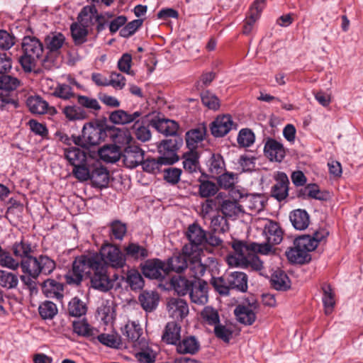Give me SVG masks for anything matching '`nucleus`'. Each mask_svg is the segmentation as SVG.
I'll return each instance as SVG.
<instances>
[{
  "instance_id": "nucleus-20",
  "label": "nucleus",
  "mask_w": 363,
  "mask_h": 363,
  "mask_svg": "<svg viewBox=\"0 0 363 363\" xmlns=\"http://www.w3.org/2000/svg\"><path fill=\"white\" fill-rule=\"evenodd\" d=\"M158 150L162 154V160L169 164L177 162L179 158L176 154L177 145L176 140L169 139L162 140L158 145Z\"/></svg>"
},
{
  "instance_id": "nucleus-37",
  "label": "nucleus",
  "mask_w": 363,
  "mask_h": 363,
  "mask_svg": "<svg viewBox=\"0 0 363 363\" xmlns=\"http://www.w3.org/2000/svg\"><path fill=\"white\" fill-rule=\"evenodd\" d=\"M290 220L293 226L299 230H305L309 225V216L304 210L297 209L290 214Z\"/></svg>"
},
{
  "instance_id": "nucleus-22",
  "label": "nucleus",
  "mask_w": 363,
  "mask_h": 363,
  "mask_svg": "<svg viewBox=\"0 0 363 363\" xmlns=\"http://www.w3.org/2000/svg\"><path fill=\"white\" fill-rule=\"evenodd\" d=\"M223 216L227 219L235 220L244 214L242 206L236 201L224 200L220 205Z\"/></svg>"
},
{
  "instance_id": "nucleus-26",
  "label": "nucleus",
  "mask_w": 363,
  "mask_h": 363,
  "mask_svg": "<svg viewBox=\"0 0 363 363\" xmlns=\"http://www.w3.org/2000/svg\"><path fill=\"white\" fill-rule=\"evenodd\" d=\"M181 337V326L175 322L168 323L162 336V340L167 344L175 345Z\"/></svg>"
},
{
  "instance_id": "nucleus-14",
  "label": "nucleus",
  "mask_w": 363,
  "mask_h": 363,
  "mask_svg": "<svg viewBox=\"0 0 363 363\" xmlns=\"http://www.w3.org/2000/svg\"><path fill=\"white\" fill-rule=\"evenodd\" d=\"M257 303H242L236 306L234 313L238 320L245 325H252L256 319Z\"/></svg>"
},
{
  "instance_id": "nucleus-60",
  "label": "nucleus",
  "mask_w": 363,
  "mask_h": 363,
  "mask_svg": "<svg viewBox=\"0 0 363 363\" xmlns=\"http://www.w3.org/2000/svg\"><path fill=\"white\" fill-rule=\"evenodd\" d=\"M18 283V279L16 274L0 270V286L7 289H12L16 287Z\"/></svg>"
},
{
  "instance_id": "nucleus-24",
  "label": "nucleus",
  "mask_w": 363,
  "mask_h": 363,
  "mask_svg": "<svg viewBox=\"0 0 363 363\" xmlns=\"http://www.w3.org/2000/svg\"><path fill=\"white\" fill-rule=\"evenodd\" d=\"M201 347L200 342L193 335L185 337L177 345V350L180 354H195Z\"/></svg>"
},
{
  "instance_id": "nucleus-25",
  "label": "nucleus",
  "mask_w": 363,
  "mask_h": 363,
  "mask_svg": "<svg viewBox=\"0 0 363 363\" xmlns=\"http://www.w3.org/2000/svg\"><path fill=\"white\" fill-rule=\"evenodd\" d=\"M77 22L91 30L96 24V8L94 5L84 6L77 17Z\"/></svg>"
},
{
  "instance_id": "nucleus-2",
  "label": "nucleus",
  "mask_w": 363,
  "mask_h": 363,
  "mask_svg": "<svg viewBox=\"0 0 363 363\" xmlns=\"http://www.w3.org/2000/svg\"><path fill=\"white\" fill-rule=\"evenodd\" d=\"M99 257L96 255L89 254L77 257L73 262L72 269L65 274V279L69 284H79L84 275L90 276L92 269Z\"/></svg>"
},
{
  "instance_id": "nucleus-58",
  "label": "nucleus",
  "mask_w": 363,
  "mask_h": 363,
  "mask_svg": "<svg viewBox=\"0 0 363 363\" xmlns=\"http://www.w3.org/2000/svg\"><path fill=\"white\" fill-rule=\"evenodd\" d=\"M99 342L109 347L119 348L121 339L117 335L101 333L95 336Z\"/></svg>"
},
{
  "instance_id": "nucleus-21",
  "label": "nucleus",
  "mask_w": 363,
  "mask_h": 363,
  "mask_svg": "<svg viewBox=\"0 0 363 363\" xmlns=\"http://www.w3.org/2000/svg\"><path fill=\"white\" fill-rule=\"evenodd\" d=\"M264 151L266 157L271 161L279 162L282 161L286 155L283 145L274 139H269L266 142Z\"/></svg>"
},
{
  "instance_id": "nucleus-61",
  "label": "nucleus",
  "mask_w": 363,
  "mask_h": 363,
  "mask_svg": "<svg viewBox=\"0 0 363 363\" xmlns=\"http://www.w3.org/2000/svg\"><path fill=\"white\" fill-rule=\"evenodd\" d=\"M0 265L14 270L18 268L21 262L14 259L9 252L4 251L0 246Z\"/></svg>"
},
{
  "instance_id": "nucleus-45",
  "label": "nucleus",
  "mask_w": 363,
  "mask_h": 363,
  "mask_svg": "<svg viewBox=\"0 0 363 363\" xmlns=\"http://www.w3.org/2000/svg\"><path fill=\"white\" fill-rule=\"evenodd\" d=\"M73 331L79 336L95 338L97 330L92 328L85 320L73 322Z\"/></svg>"
},
{
  "instance_id": "nucleus-46",
  "label": "nucleus",
  "mask_w": 363,
  "mask_h": 363,
  "mask_svg": "<svg viewBox=\"0 0 363 363\" xmlns=\"http://www.w3.org/2000/svg\"><path fill=\"white\" fill-rule=\"evenodd\" d=\"M199 154L195 150H189L184 154L183 167L189 173L196 172L199 169Z\"/></svg>"
},
{
  "instance_id": "nucleus-33",
  "label": "nucleus",
  "mask_w": 363,
  "mask_h": 363,
  "mask_svg": "<svg viewBox=\"0 0 363 363\" xmlns=\"http://www.w3.org/2000/svg\"><path fill=\"white\" fill-rule=\"evenodd\" d=\"M139 301L145 311L151 312L157 306L159 295L155 291H145L139 296Z\"/></svg>"
},
{
  "instance_id": "nucleus-59",
  "label": "nucleus",
  "mask_w": 363,
  "mask_h": 363,
  "mask_svg": "<svg viewBox=\"0 0 363 363\" xmlns=\"http://www.w3.org/2000/svg\"><path fill=\"white\" fill-rule=\"evenodd\" d=\"M211 229L214 233H225L228 230L229 225L227 219L220 215H217L211 218Z\"/></svg>"
},
{
  "instance_id": "nucleus-50",
  "label": "nucleus",
  "mask_w": 363,
  "mask_h": 363,
  "mask_svg": "<svg viewBox=\"0 0 363 363\" xmlns=\"http://www.w3.org/2000/svg\"><path fill=\"white\" fill-rule=\"evenodd\" d=\"M97 186H106L108 182V174L106 169L100 166L91 170L90 179Z\"/></svg>"
},
{
  "instance_id": "nucleus-52",
  "label": "nucleus",
  "mask_w": 363,
  "mask_h": 363,
  "mask_svg": "<svg viewBox=\"0 0 363 363\" xmlns=\"http://www.w3.org/2000/svg\"><path fill=\"white\" fill-rule=\"evenodd\" d=\"M13 253L16 257L24 259H28L30 257H34L30 254L32 252L31 246L29 242L24 240L16 242L13 244Z\"/></svg>"
},
{
  "instance_id": "nucleus-57",
  "label": "nucleus",
  "mask_w": 363,
  "mask_h": 363,
  "mask_svg": "<svg viewBox=\"0 0 363 363\" xmlns=\"http://www.w3.org/2000/svg\"><path fill=\"white\" fill-rule=\"evenodd\" d=\"M51 94L63 100H69L74 96V93L69 84L60 83L57 84Z\"/></svg>"
},
{
  "instance_id": "nucleus-40",
  "label": "nucleus",
  "mask_w": 363,
  "mask_h": 363,
  "mask_svg": "<svg viewBox=\"0 0 363 363\" xmlns=\"http://www.w3.org/2000/svg\"><path fill=\"white\" fill-rule=\"evenodd\" d=\"M29 110L35 114H44L48 110V104L39 96H32L26 101Z\"/></svg>"
},
{
  "instance_id": "nucleus-1",
  "label": "nucleus",
  "mask_w": 363,
  "mask_h": 363,
  "mask_svg": "<svg viewBox=\"0 0 363 363\" xmlns=\"http://www.w3.org/2000/svg\"><path fill=\"white\" fill-rule=\"evenodd\" d=\"M21 267L26 274L21 276L23 284L31 293L37 291L38 278L40 274L49 275L56 267L55 262L47 255L30 257L21 260Z\"/></svg>"
},
{
  "instance_id": "nucleus-27",
  "label": "nucleus",
  "mask_w": 363,
  "mask_h": 363,
  "mask_svg": "<svg viewBox=\"0 0 363 363\" xmlns=\"http://www.w3.org/2000/svg\"><path fill=\"white\" fill-rule=\"evenodd\" d=\"M42 290L48 298L60 299L63 296L64 287L62 284L54 279H48L45 280L43 284Z\"/></svg>"
},
{
  "instance_id": "nucleus-28",
  "label": "nucleus",
  "mask_w": 363,
  "mask_h": 363,
  "mask_svg": "<svg viewBox=\"0 0 363 363\" xmlns=\"http://www.w3.org/2000/svg\"><path fill=\"white\" fill-rule=\"evenodd\" d=\"M191 255H192L185 254L182 251V254L169 258L168 261L165 262L166 266L168 267V273L170 271L181 272L184 269H186L188 267L189 260L190 259Z\"/></svg>"
},
{
  "instance_id": "nucleus-29",
  "label": "nucleus",
  "mask_w": 363,
  "mask_h": 363,
  "mask_svg": "<svg viewBox=\"0 0 363 363\" xmlns=\"http://www.w3.org/2000/svg\"><path fill=\"white\" fill-rule=\"evenodd\" d=\"M227 281L231 289H235L242 292L247 289V277L244 272H231L227 277Z\"/></svg>"
},
{
  "instance_id": "nucleus-17",
  "label": "nucleus",
  "mask_w": 363,
  "mask_h": 363,
  "mask_svg": "<svg viewBox=\"0 0 363 363\" xmlns=\"http://www.w3.org/2000/svg\"><path fill=\"white\" fill-rule=\"evenodd\" d=\"M234 123L230 115L218 116L211 124V131L213 136L223 137L233 128Z\"/></svg>"
},
{
  "instance_id": "nucleus-36",
  "label": "nucleus",
  "mask_w": 363,
  "mask_h": 363,
  "mask_svg": "<svg viewBox=\"0 0 363 363\" xmlns=\"http://www.w3.org/2000/svg\"><path fill=\"white\" fill-rule=\"evenodd\" d=\"M99 155L103 161L109 163H114L120 159L121 151L119 147L117 145H105L99 149Z\"/></svg>"
},
{
  "instance_id": "nucleus-18",
  "label": "nucleus",
  "mask_w": 363,
  "mask_h": 363,
  "mask_svg": "<svg viewBox=\"0 0 363 363\" xmlns=\"http://www.w3.org/2000/svg\"><path fill=\"white\" fill-rule=\"evenodd\" d=\"M189 296L192 303L203 306L208 301V285L202 280L194 282L189 291Z\"/></svg>"
},
{
  "instance_id": "nucleus-53",
  "label": "nucleus",
  "mask_w": 363,
  "mask_h": 363,
  "mask_svg": "<svg viewBox=\"0 0 363 363\" xmlns=\"http://www.w3.org/2000/svg\"><path fill=\"white\" fill-rule=\"evenodd\" d=\"M77 103L82 108H86L94 113H97L101 108L98 100L84 95H77Z\"/></svg>"
},
{
  "instance_id": "nucleus-12",
  "label": "nucleus",
  "mask_w": 363,
  "mask_h": 363,
  "mask_svg": "<svg viewBox=\"0 0 363 363\" xmlns=\"http://www.w3.org/2000/svg\"><path fill=\"white\" fill-rule=\"evenodd\" d=\"M232 247L234 252L227 256L226 262L230 267H238L246 262L245 258L251 253L250 249L248 245L240 240L233 241Z\"/></svg>"
},
{
  "instance_id": "nucleus-49",
  "label": "nucleus",
  "mask_w": 363,
  "mask_h": 363,
  "mask_svg": "<svg viewBox=\"0 0 363 363\" xmlns=\"http://www.w3.org/2000/svg\"><path fill=\"white\" fill-rule=\"evenodd\" d=\"M143 169L145 172L151 174H157L162 171L161 168L162 165H167L164 160H162V157L158 159L147 158L145 160H143L142 163Z\"/></svg>"
},
{
  "instance_id": "nucleus-43",
  "label": "nucleus",
  "mask_w": 363,
  "mask_h": 363,
  "mask_svg": "<svg viewBox=\"0 0 363 363\" xmlns=\"http://www.w3.org/2000/svg\"><path fill=\"white\" fill-rule=\"evenodd\" d=\"M65 157L73 167L87 161L86 153L75 147L65 149Z\"/></svg>"
},
{
  "instance_id": "nucleus-56",
  "label": "nucleus",
  "mask_w": 363,
  "mask_h": 363,
  "mask_svg": "<svg viewBox=\"0 0 363 363\" xmlns=\"http://www.w3.org/2000/svg\"><path fill=\"white\" fill-rule=\"evenodd\" d=\"M39 314L43 319H52L57 313V308L55 303L50 301H45L38 307Z\"/></svg>"
},
{
  "instance_id": "nucleus-4",
  "label": "nucleus",
  "mask_w": 363,
  "mask_h": 363,
  "mask_svg": "<svg viewBox=\"0 0 363 363\" xmlns=\"http://www.w3.org/2000/svg\"><path fill=\"white\" fill-rule=\"evenodd\" d=\"M106 135V131L102 126L89 123L84 125L82 137H74L73 143L78 146L89 148L99 145Z\"/></svg>"
},
{
  "instance_id": "nucleus-44",
  "label": "nucleus",
  "mask_w": 363,
  "mask_h": 363,
  "mask_svg": "<svg viewBox=\"0 0 363 363\" xmlns=\"http://www.w3.org/2000/svg\"><path fill=\"white\" fill-rule=\"evenodd\" d=\"M322 290V300L324 306L325 313L326 315H330L333 312L335 305V293L333 292L330 285L326 284H323Z\"/></svg>"
},
{
  "instance_id": "nucleus-47",
  "label": "nucleus",
  "mask_w": 363,
  "mask_h": 363,
  "mask_svg": "<svg viewBox=\"0 0 363 363\" xmlns=\"http://www.w3.org/2000/svg\"><path fill=\"white\" fill-rule=\"evenodd\" d=\"M109 236L111 240H122L127 233V225L119 220L110 223Z\"/></svg>"
},
{
  "instance_id": "nucleus-9",
  "label": "nucleus",
  "mask_w": 363,
  "mask_h": 363,
  "mask_svg": "<svg viewBox=\"0 0 363 363\" xmlns=\"http://www.w3.org/2000/svg\"><path fill=\"white\" fill-rule=\"evenodd\" d=\"M19 85L20 81L16 77L5 74L0 76V109L11 102L9 92L17 89Z\"/></svg>"
},
{
  "instance_id": "nucleus-6",
  "label": "nucleus",
  "mask_w": 363,
  "mask_h": 363,
  "mask_svg": "<svg viewBox=\"0 0 363 363\" xmlns=\"http://www.w3.org/2000/svg\"><path fill=\"white\" fill-rule=\"evenodd\" d=\"M186 235L189 241V245H185L183 252L187 255H194V252L201 251V246L205 244L206 233L198 224L190 225L186 232Z\"/></svg>"
},
{
  "instance_id": "nucleus-35",
  "label": "nucleus",
  "mask_w": 363,
  "mask_h": 363,
  "mask_svg": "<svg viewBox=\"0 0 363 363\" xmlns=\"http://www.w3.org/2000/svg\"><path fill=\"white\" fill-rule=\"evenodd\" d=\"M206 135V128L200 126L188 131L186 134V145L189 150H195L198 143L201 142Z\"/></svg>"
},
{
  "instance_id": "nucleus-39",
  "label": "nucleus",
  "mask_w": 363,
  "mask_h": 363,
  "mask_svg": "<svg viewBox=\"0 0 363 363\" xmlns=\"http://www.w3.org/2000/svg\"><path fill=\"white\" fill-rule=\"evenodd\" d=\"M70 30L75 45H82L86 42L87 35L91 31L90 29L77 21L72 24Z\"/></svg>"
},
{
  "instance_id": "nucleus-41",
  "label": "nucleus",
  "mask_w": 363,
  "mask_h": 363,
  "mask_svg": "<svg viewBox=\"0 0 363 363\" xmlns=\"http://www.w3.org/2000/svg\"><path fill=\"white\" fill-rule=\"evenodd\" d=\"M286 255L290 262L296 264H303L311 259L309 254H306V251L298 247L294 244V247L286 252Z\"/></svg>"
},
{
  "instance_id": "nucleus-64",
  "label": "nucleus",
  "mask_w": 363,
  "mask_h": 363,
  "mask_svg": "<svg viewBox=\"0 0 363 363\" xmlns=\"http://www.w3.org/2000/svg\"><path fill=\"white\" fill-rule=\"evenodd\" d=\"M127 282L132 289L136 290L143 286L144 281L141 274L135 270L129 271L127 276Z\"/></svg>"
},
{
  "instance_id": "nucleus-42",
  "label": "nucleus",
  "mask_w": 363,
  "mask_h": 363,
  "mask_svg": "<svg viewBox=\"0 0 363 363\" xmlns=\"http://www.w3.org/2000/svg\"><path fill=\"white\" fill-rule=\"evenodd\" d=\"M65 43V35L58 32L50 33L45 38L46 48L50 52L59 50Z\"/></svg>"
},
{
  "instance_id": "nucleus-51",
  "label": "nucleus",
  "mask_w": 363,
  "mask_h": 363,
  "mask_svg": "<svg viewBox=\"0 0 363 363\" xmlns=\"http://www.w3.org/2000/svg\"><path fill=\"white\" fill-rule=\"evenodd\" d=\"M86 303L77 297L71 299L68 304V313L72 317H81L86 314Z\"/></svg>"
},
{
  "instance_id": "nucleus-10",
  "label": "nucleus",
  "mask_w": 363,
  "mask_h": 363,
  "mask_svg": "<svg viewBox=\"0 0 363 363\" xmlns=\"http://www.w3.org/2000/svg\"><path fill=\"white\" fill-rule=\"evenodd\" d=\"M259 223L263 227L262 235L267 242L279 244L281 242L283 231L278 223L269 219H262Z\"/></svg>"
},
{
  "instance_id": "nucleus-13",
  "label": "nucleus",
  "mask_w": 363,
  "mask_h": 363,
  "mask_svg": "<svg viewBox=\"0 0 363 363\" xmlns=\"http://www.w3.org/2000/svg\"><path fill=\"white\" fill-rule=\"evenodd\" d=\"M328 235L323 230H318L315 232L313 235H303L296 238L294 241V244L298 246L304 251L306 254H309V252L314 250L318 243L325 238Z\"/></svg>"
},
{
  "instance_id": "nucleus-8",
  "label": "nucleus",
  "mask_w": 363,
  "mask_h": 363,
  "mask_svg": "<svg viewBox=\"0 0 363 363\" xmlns=\"http://www.w3.org/2000/svg\"><path fill=\"white\" fill-rule=\"evenodd\" d=\"M142 334V328L138 323L129 321L125 325L123 335L126 336L128 342L135 349H143L147 345V342Z\"/></svg>"
},
{
  "instance_id": "nucleus-62",
  "label": "nucleus",
  "mask_w": 363,
  "mask_h": 363,
  "mask_svg": "<svg viewBox=\"0 0 363 363\" xmlns=\"http://www.w3.org/2000/svg\"><path fill=\"white\" fill-rule=\"evenodd\" d=\"M201 317L203 321L210 325L215 326L220 323L218 311L209 306L205 307L201 312Z\"/></svg>"
},
{
  "instance_id": "nucleus-23",
  "label": "nucleus",
  "mask_w": 363,
  "mask_h": 363,
  "mask_svg": "<svg viewBox=\"0 0 363 363\" xmlns=\"http://www.w3.org/2000/svg\"><path fill=\"white\" fill-rule=\"evenodd\" d=\"M150 125L167 136L176 135L179 129V125L174 121L165 118L152 119Z\"/></svg>"
},
{
  "instance_id": "nucleus-30",
  "label": "nucleus",
  "mask_w": 363,
  "mask_h": 363,
  "mask_svg": "<svg viewBox=\"0 0 363 363\" xmlns=\"http://www.w3.org/2000/svg\"><path fill=\"white\" fill-rule=\"evenodd\" d=\"M140 115L141 113L139 111L129 114L126 111L119 109L111 113L109 121L115 124H126L135 121Z\"/></svg>"
},
{
  "instance_id": "nucleus-38",
  "label": "nucleus",
  "mask_w": 363,
  "mask_h": 363,
  "mask_svg": "<svg viewBox=\"0 0 363 363\" xmlns=\"http://www.w3.org/2000/svg\"><path fill=\"white\" fill-rule=\"evenodd\" d=\"M189 262L188 267L192 276L197 278L199 280L201 277L204 275L206 270V267L203 264L200 257V252H194V254L191 255Z\"/></svg>"
},
{
  "instance_id": "nucleus-3",
  "label": "nucleus",
  "mask_w": 363,
  "mask_h": 363,
  "mask_svg": "<svg viewBox=\"0 0 363 363\" xmlns=\"http://www.w3.org/2000/svg\"><path fill=\"white\" fill-rule=\"evenodd\" d=\"M22 49L24 54L18 61L23 70L30 72L35 66L37 60L42 56L43 45L36 37L28 35L23 38Z\"/></svg>"
},
{
  "instance_id": "nucleus-54",
  "label": "nucleus",
  "mask_w": 363,
  "mask_h": 363,
  "mask_svg": "<svg viewBox=\"0 0 363 363\" xmlns=\"http://www.w3.org/2000/svg\"><path fill=\"white\" fill-rule=\"evenodd\" d=\"M98 315L104 322L108 323L114 318L115 312L112 303L108 301H102L97 310Z\"/></svg>"
},
{
  "instance_id": "nucleus-31",
  "label": "nucleus",
  "mask_w": 363,
  "mask_h": 363,
  "mask_svg": "<svg viewBox=\"0 0 363 363\" xmlns=\"http://www.w3.org/2000/svg\"><path fill=\"white\" fill-rule=\"evenodd\" d=\"M62 113L69 121H82L87 118L86 112L79 105L65 106L62 108Z\"/></svg>"
},
{
  "instance_id": "nucleus-55",
  "label": "nucleus",
  "mask_w": 363,
  "mask_h": 363,
  "mask_svg": "<svg viewBox=\"0 0 363 363\" xmlns=\"http://www.w3.org/2000/svg\"><path fill=\"white\" fill-rule=\"evenodd\" d=\"M125 251L128 256H130L135 259H143L148 257V250L137 244L130 243L125 248Z\"/></svg>"
},
{
  "instance_id": "nucleus-15",
  "label": "nucleus",
  "mask_w": 363,
  "mask_h": 363,
  "mask_svg": "<svg viewBox=\"0 0 363 363\" xmlns=\"http://www.w3.org/2000/svg\"><path fill=\"white\" fill-rule=\"evenodd\" d=\"M167 309L169 317L176 320H182L189 313L187 303L179 298H169L167 303Z\"/></svg>"
},
{
  "instance_id": "nucleus-34",
  "label": "nucleus",
  "mask_w": 363,
  "mask_h": 363,
  "mask_svg": "<svg viewBox=\"0 0 363 363\" xmlns=\"http://www.w3.org/2000/svg\"><path fill=\"white\" fill-rule=\"evenodd\" d=\"M110 138L114 145L119 147L129 145L133 140L130 132L127 128H113L110 130Z\"/></svg>"
},
{
  "instance_id": "nucleus-63",
  "label": "nucleus",
  "mask_w": 363,
  "mask_h": 363,
  "mask_svg": "<svg viewBox=\"0 0 363 363\" xmlns=\"http://www.w3.org/2000/svg\"><path fill=\"white\" fill-rule=\"evenodd\" d=\"M91 170L86 161L84 163L74 166L72 173L78 180L84 182L90 179Z\"/></svg>"
},
{
  "instance_id": "nucleus-11",
  "label": "nucleus",
  "mask_w": 363,
  "mask_h": 363,
  "mask_svg": "<svg viewBox=\"0 0 363 363\" xmlns=\"http://www.w3.org/2000/svg\"><path fill=\"white\" fill-rule=\"evenodd\" d=\"M165 262L158 259H149L143 267V274L150 279H161L168 274Z\"/></svg>"
},
{
  "instance_id": "nucleus-5",
  "label": "nucleus",
  "mask_w": 363,
  "mask_h": 363,
  "mask_svg": "<svg viewBox=\"0 0 363 363\" xmlns=\"http://www.w3.org/2000/svg\"><path fill=\"white\" fill-rule=\"evenodd\" d=\"M99 257V263H103L105 266L110 265L113 268H121L125 264V257L121 250L116 245L107 243L104 244L99 253H93Z\"/></svg>"
},
{
  "instance_id": "nucleus-48",
  "label": "nucleus",
  "mask_w": 363,
  "mask_h": 363,
  "mask_svg": "<svg viewBox=\"0 0 363 363\" xmlns=\"http://www.w3.org/2000/svg\"><path fill=\"white\" fill-rule=\"evenodd\" d=\"M194 282H190L181 276H175L171 280V285L178 295L184 296L191 290Z\"/></svg>"
},
{
  "instance_id": "nucleus-7",
  "label": "nucleus",
  "mask_w": 363,
  "mask_h": 363,
  "mask_svg": "<svg viewBox=\"0 0 363 363\" xmlns=\"http://www.w3.org/2000/svg\"><path fill=\"white\" fill-rule=\"evenodd\" d=\"M89 277L91 286L95 289L106 292L113 287L115 280L108 277L107 267L103 263L97 262Z\"/></svg>"
},
{
  "instance_id": "nucleus-16",
  "label": "nucleus",
  "mask_w": 363,
  "mask_h": 363,
  "mask_svg": "<svg viewBox=\"0 0 363 363\" xmlns=\"http://www.w3.org/2000/svg\"><path fill=\"white\" fill-rule=\"evenodd\" d=\"M144 155V151L139 147L128 145L125 147L122 155L123 163L128 168H135L142 163Z\"/></svg>"
},
{
  "instance_id": "nucleus-32",
  "label": "nucleus",
  "mask_w": 363,
  "mask_h": 363,
  "mask_svg": "<svg viewBox=\"0 0 363 363\" xmlns=\"http://www.w3.org/2000/svg\"><path fill=\"white\" fill-rule=\"evenodd\" d=\"M270 282L272 286L278 291H286L291 286L289 277L281 269H277L272 273Z\"/></svg>"
},
{
  "instance_id": "nucleus-19",
  "label": "nucleus",
  "mask_w": 363,
  "mask_h": 363,
  "mask_svg": "<svg viewBox=\"0 0 363 363\" xmlns=\"http://www.w3.org/2000/svg\"><path fill=\"white\" fill-rule=\"evenodd\" d=\"M275 182L272 189V196L281 201L288 196L289 181L285 173L278 172L275 176Z\"/></svg>"
}]
</instances>
